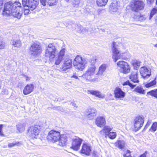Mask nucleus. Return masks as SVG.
I'll list each match as a JSON object with an SVG mask.
<instances>
[{"mask_svg":"<svg viewBox=\"0 0 157 157\" xmlns=\"http://www.w3.org/2000/svg\"><path fill=\"white\" fill-rule=\"evenodd\" d=\"M112 49L113 52L112 58L114 62H116L119 59H123V56L122 54L125 52L121 51L119 48L118 46L115 44V42L113 43Z\"/></svg>","mask_w":157,"mask_h":157,"instance_id":"4","label":"nucleus"},{"mask_svg":"<svg viewBox=\"0 0 157 157\" xmlns=\"http://www.w3.org/2000/svg\"><path fill=\"white\" fill-rule=\"evenodd\" d=\"M10 44L14 47L18 48L21 46V43L19 40L13 39L11 41Z\"/></svg>","mask_w":157,"mask_h":157,"instance_id":"26","label":"nucleus"},{"mask_svg":"<svg viewBox=\"0 0 157 157\" xmlns=\"http://www.w3.org/2000/svg\"><path fill=\"white\" fill-rule=\"evenodd\" d=\"M107 66L106 64H102L99 67L98 74L101 75L106 69Z\"/></svg>","mask_w":157,"mask_h":157,"instance_id":"31","label":"nucleus"},{"mask_svg":"<svg viewBox=\"0 0 157 157\" xmlns=\"http://www.w3.org/2000/svg\"><path fill=\"white\" fill-rule=\"evenodd\" d=\"M123 156L124 157H132L130 155V151L128 150H127L124 152Z\"/></svg>","mask_w":157,"mask_h":157,"instance_id":"43","label":"nucleus"},{"mask_svg":"<svg viewBox=\"0 0 157 157\" xmlns=\"http://www.w3.org/2000/svg\"><path fill=\"white\" fill-rule=\"evenodd\" d=\"M102 11V10L101 9H99L98 10V15H99L101 13Z\"/></svg>","mask_w":157,"mask_h":157,"instance_id":"56","label":"nucleus"},{"mask_svg":"<svg viewBox=\"0 0 157 157\" xmlns=\"http://www.w3.org/2000/svg\"><path fill=\"white\" fill-rule=\"evenodd\" d=\"M146 17L145 15H141L140 14L139 21H144L146 19Z\"/></svg>","mask_w":157,"mask_h":157,"instance_id":"46","label":"nucleus"},{"mask_svg":"<svg viewBox=\"0 0 157 157\" xmlns=\"http://www.w3.org/2000/svg\"><path fill=\"white\" fill-rule=\"evenodd\" d=\"M88 60L85 58H82L79 56H77L73 62L75 68L79 70L82 71L85 68V65L87 63Z\"/></svg>","mask_w":157,"mask_h":157,"instance_id":"3","label":"nucleus"},{"mask_svg":"<svg viewBox=\"0 0 157 157\" xmlns=\"http://www.w3.org/2000/svg\"><path fill=\"white\" fill-rule=\"evenodd\" d=\"M80 76H79V77H78L76 75H73L71 77L74 78H75L78 79L82 81H83V80L82 79V78H80L79 77Z\"/></svg>","mask_w":157,"mask_h":157,"instance_id":"48","label":"nucleus"},{"mask_svg":"<svg viewBox=\"0 0 157 157\" xmlns=\"http://www.w3.org/2000/svg\"><path fill=\"white\" fill-rule=\"evenodd\" d=\"M140 72L141 75L145 79H147L151 75V70L145 67L140 68Z\"/></svg>","mask_w":157,"mask_h":157,"instance_id":"17","label":"nucleus"},{"mask_svg":"<svg viewBox=\"0 0 157 157\" xmlns=\"http://www.w3.org/2000/svg\"><path fill=\"white\" fill-rule=\"evenodd\" d=\"M140 14V13H136L134 14L133 17L135 21H139Z\"/></svg>","mask_w":157,"mask_h":157,"instance_id":"38","label":"nucleus"},{"mask_svg":"<svg viewBox=\"0 0 157 157\" xmlns=\"http://www.w3.org/2000/svg\"><path fill=\"white\" fill-rule=\"evenodd\" d=\"M80 2V0H74L73 3L75 5V6L77 7L78 6Z\"/></svg>","mask_w":157,"mask_h":157,"instance_id":"47","label":"nucleus"},{"mask_svg":"<svg viewBox=\"0 0 157 157\" xmlns=\"http://www.w3.org/2000/svg\"><path fill=\"white\" fill-rule=\"evenodd\" d=\"M132 10L138 12L139 10L144 9L145 4L144 2L140 0H133L131 3Z\"/></svg>","mask_w":157,"mask_h":157,"instance_id":"6","label":"nucleus"},{"mask_svg":"<svg viewBox=\"0 0 157 157\" xmlns=\"http://www.w3.org/2000/svg\"><path fill=\"white\" fill-rule=\"evenodd\" d=\"M120 6V2L119 0H113L109 8V12L111 13L117 12Z\"/></svg>","mask_w":157,"mask_h":157,"instance_id":"12","label":"nucleus"},{"mask_svg":"<svg viewBox=\"0 0 157 157\" xmlns=\"http://www.w3.org/2000/svg\"><path fill=\"white\" fill-rule=\"evenodd\" d=\"M116 134L114 132H111L108 134L109 137L111 139H115L116 136Z\"/></svg>","mask_w":157,"mask_h":157,"instance_id":"40","label":"nucleus"},{"mask_svg":"<svg viewBox=\"0 0 157 157\" xmlns=\"http://www.w3.org/2000/svg\"><path fill=\"white\" fill-rule=\"evenodd\" d=\"M3 4V1L2 0H0V10L2 8Z\"/></svg>","mask_w":157,"mask_h":157,"instance_id":"53","label":"nucleus"},{"mask_svg":"<svg viewBox=\"0 0 157 157\" xmlns=\"http://www.w3.org/2000/svg\"><path fill=\"white\" fill-rule=\"evenodd\" d=\"M1 94L3 95H6L8 94V90L6 88H3Z\"/></svg>","mask_w":157,"mask_h":157,"instance_id":"44","label":"nucleus"},{"mask_svg":"<svg viewBox=\"0 0 157 157\" xmlns=\"http://www.w3.org/2000/svg\"><path fill=\"white\" fill-rule=\"evenodd\" d=\"M115 98L119 99L123 98L125 96V93L119 87H116L114 91Z\"/></svg>","mask_w":157,"mask_h":157,"instance_id":"19","label":"nucleus"},{"mask_svg":"<svg viewBox=\"0 0 157 157\" xmlns=\"http://www.w3.org/2000/svg\"><path fill=\"white\" fill-rule=\"evenodd\" d=\"M91 151V146L88 144L86 143L82 144L80 153L87 155H89Z\"/></svg>","mask_w":157,"mask_h":157,"instance_id":"15","label":"nucleus"},{"mask_svg":"<svg viewBox=\"0 0 157 157\" xmlns=\"http://www.w3.org/2000/svg\"><path fill=\"white\" fill-rule=\"evenodd\" d=\"M96 59L95 57L92 58L90 61V65L88 67L87 70L80 78L82 79L85 80L86 82L88 81L92 82L95 81L94 78H91L92 77L94 74L96 69L95 64Z\"/></svg>","mask_w":157,"mask_h":157,"instance_id":"2","label":"nucleus"},{"mask_svg":"<svg viewBox=\"0 0 157 157\" xmlns=\"http://www.w3.org/2000/svg\"><path fill=\"white\" fill-rule=\"evenodd\" d=\"M105 118L101 116L98 117L96 119V124L99 127H101L105 124Z\"/></svg>","mask_w":157,"mask_h":157,"instance_id":"22","label":"nucleus"},{"mask_svg":"<svg viewBox=\"0 0 157 157\" xmlns=\"http://www.w3.org/2000/svg\"><path fill=\"white\" fill-rule=\"evenodd\" d=\"M157 130V122H154L151 125L149 131L151 132H154Z\"/></svg>","mask_w":157,"mask_h":157,"instance_id":"35","label":"nucleus"},{"mask_svg":"<svg viewBox=\"0 0 157 157\" xmlns=\"http://www.w3.org/2000/svg\"><path fill=\"white\" fill-rule=\"evenodd\" d=\"M149 95L153 96L156 98H157V89L151 90L147 92V96Z\"/></svg>","mask_w":157,"mask_h":157,"instance_id":"33","label":"nucleus"},{"mask_svg":"<svg viewBox=\"0 0 157 157\" xmlns=\"http://www.w3.org/2000/svg\"><path fill=\"white\" fill-rule=\"evenodd\" d=\"M156 4L157 5V0H156Z\"/></svg>","mask_w":157,"mask_h":157,"instance_id":"61","label":"nucleus"},{"mask_svg":"<svg viewBox=\"0 0 157 157\" xmlns=\"http://www.w3.org/2000/svg\"><path fill=\"white\" fill-rule=\"evenodd\" d=\"M25 79L26 81H28L30 80V78L29 77H27V76H25Z\"/></svg>","mask_w":157,"mask_h":157,"instance_id":"58","label":"nucleus"},{"mask_svg":"<svg viewBox=\"0 0 157 157\" xmlns=\"http://www.w3.org/2000/svg\"><path fill=\"white\" fill-rule=\"evenodd\" d=\"M134 91L140 94H145V90L140 86H137L136 88Z\"/></svg>","mask_w":157,"mask_h":157,"instance_id":"34","label":"nucleus"},{"mask_svg":"<svg viewBox=\"0 0 157 157\" xmlns=\"http://www.w3.org/2000/svg\"><path fill=\"white\" fill-rule=\"evenodd\" d=\"M123 85L124 86L128 85L132 88H133L135 86H136V85L132 84L128 81H127L123 82Z\"/></svg>","mask_w":157,"mask_h":157,"instance_id":"42","label":"nucleus"},{"mask_svg":"<svg viewBox=\"0 0 157 157\" xmlns=\"http://www.w3.org/2000/svg\"><path fill=\"white\" fill-rule=\"evenodd\" d=\"M87 93L99 98L103 99L105 98V95L98 90H89L87 91Z\"/></svg>","mask_w":157,"mask_h":157,"instance_id":"20","label":"nucleus"},{"mask_svg":"<svg viewBox=\"0 0 157 157\" xmlns=\"http://www.w3.org/2000/svg\"><path fill=\"white\" fill-rule=\"evenodd\" d=\"M65 52L66 49L65 48H63L61 49L59 52L58 56L55 58V64L58 65L61 63Z\"/></svg>","mask_w":157,"mask_h":157,"instance_id":"18","label":"nucleus"},{"mask_svg":"<svg viewBox=\"0 0 157 157\" xmlns=\"http://www.w3.org/2000/svg\"><path fill=\"white\" fill-rule=\"evenodd\" d=\"M141 62L139 60H134L132 62V65L134 67H136V68H138L140 66Z\"/></svg>","mask_w":157,"mask_h":157,"instance_id":"37","label":"nucleus"},{"mask_svg":"<svg viewBox=\"0 0 157 157\" xmlns=\"http://www.w3.org/2000/svg\"><path fill=\"white\" fill-rule=\"evenodd\" d=\"M82 140L78 137L73 139L72 142V146L71 148L74 150H78L82 143Z\"/></svg>","mask_w":157,"mask_h":157,"instance_id":"13","label":"nucleus"},{"mask_svg":"<svg viewBox=\"0 0 157 157\" xmlns=\"http://www.w3.org/2000/svg\"><path fill=\"white\" fill-rule=\"evenodd\" d=\"M147 151H146L144 153L141 155L139 157H146Z\"/></svg>","mask_w":157,"mask_h":157,"instance_id":"52","label":"nucleus"},{"mask_svg":"<svg viewBox=\"0 0 157 157\" xmlns=\"http://www.w3.org/2000/svg\"><path fill=\"white\" fill-rule=\"evenodd\" d=\"M130 78L131 81L134 83H137L139 82V80L137 78V73L135 72L132 73L130 76Z\"/></svg>","mask_w":157,"mask_h":157,"instance_id":"25","label":"nucleus"},{"mask_svg":"<svg viewBox=\"0 0 157 157\" xmlns=\"http://www.w3.org/2000/svg\"><path fill=\"white\" fill-rule=\"evenodd\" d=\"M57 53V50L54 45L50 44L46 47L45 55V56L49 58L50 61H52L55 58Z\"/></svg>","mask_w":157,"mask_h":157,"instance_id":"5","label":"nucleus"},{"mask_svg":"<svg viewBox=\"0 0 157 157\" xmlns=\"http://www.w3.org/2000/svg\"><path fill=\"white\" fill-rule=\"evenodd\" d=\"M39 132L40 131L37 127L31 126L29 129L28 134L30 137L33 139L37 137Z\"/></svg>","mask_w":157,"mask_h":157,"instance_id":"11","label":"nucleus"},{"mask_svg":"<svg viewBox=\"0 0 157 157\" xmlns=\"http://www.w3.org/2000/svg\"><path fill=\"white\" fill-rule=\"evenodd\" d=\"M3 125L2 124L0 125V136H3L4 134L2 132V128Z\"/></svg>","mask_w":157,"mask_h":157,"instance_id":"49","label":"nucleus"},{"mask_svg":"<svg viewBox=\"0 0 157 157\" xmlns=\"http://www.w3.org/2000/svg\"><path fill=\"white\" fill-rule=\"evenodd\" d=\"M117 65L121 73L127 74L130 72V68L127 62L122 60L120 61L117 62Z\"/></svg>","mask_w":157,"mask_h":157,"instance_id":"7","label":"nucleus"},{"mask_svg":"<svg viewBox=\"0 0 157 157\" xmlns=\"http://www.w3.org/2000/svg\"><path fill=\"white\" fill-rule=\"evenodd\" d=\"M72 66V60L69 57H65L63 65L61 69L63 71H66L67 69L70 68Z\"/></svg>","mask_w":157,"mask_h":157,"instance_id":"16","label":"nucleus"},{"mask_svg":"<svg viewBox=\"0 0 157 157\" xmlns=\"http://www.w3.org/2000/svg\"><path fill=\"white\" fill-rule=\"evenodd\" d=\"M44 2L45 4H42L44 6H45L46 4L50 6H54L56 4L57 0H44Z\"/></svg>","mask_w":157,"mask_h":157,"instance_id":"28","label":"nucleus"},{"mask_svg":"<svg viewBox=\"0 0 157 157\" xmlns=\"http://www.w3.org/2000/svg\"><path fill=\"white\" fill-rule=\"evenodd\" d=\"M21 7V4L18 2L13 3L11 2L6 3L4 6L2 14L4 16H12L18 19L21 17L22 13L19 9Z\"/></svg>","mask_w":157,"mask_h":157,"instance_id":"1","label":"nucleus"},{"mask_svg":"<svg viewBox=\"0 0 157 157\" xmlns=\"http://www.w3.org/2000/svg\"><path fill=\"white\" fill-rule=\"evenodd\" d=\"M144 123V119L140 116L136 117L134 121V124L136 130L140 129L143 125Z\"/></svg>","mask_w":157,"mask_h":157,"instance_id":"14","label":"nucleus"},{"mask_svg":"<svg viewBox=\"0 0 157 157\" xmlns=\"http://www.w3.org/2000/svg\"><path fill=\"white\" fill-rule=\"evenodd\" d=\"M18 143L16 142L15 143H10L8 144V146L9 147H13L14 146L16 145Z\"/></svg>","mask_w":157,"mask_h":157,"instance_id":"50","label":"nucleus"},{"mask_svg":"<svg viewBox=\"0 0 157 157\" xmlns=\"http://www.w3.org/2000/svg\"><path fill=\"white\" fill-rule=\"evenodd\" d=\"M96 113L97 110L94 108L89 109L87 111V114L88 115H90L93 117L96 116Z\"/></svg>","mask_w":157,"mask_h":157,"instance_id":"27","label":"nucleus"},{"mask_svg":"<svg viewBox=\"0 0 157 157\" xmlns=\"http://www.w3.org/2000/svg\"><path fill=\"white\" fill-rule=\"evenodd\" d=\"M151 121H148L147 122V123L146 125H145V127L144 129L147 128L148 127H149L150 126V125L151 124Z\"/></svg>","mask_w":157,"mask_h":157,"instance_id":"51","label":"nucleus"},{"mask_svg":"<svg viewBox=\"0 0 157 157\" xmlns=\"http://www.w3.org/2000/svg\"><path fill=\"white\" fill-rule=\"evenodd\" d=\"M23 5L28 6L31 10L35 9L39 3V0H22Z\"/></svg>","mask_w":157,"mask_h":157,"instance_id":"9","label":"nucleus"},{"mask_svg":"<svg viewBox=\"0 0 157 157\" xmlns=\"http://www.w3.org/2000/svg\"><path fill=\"white\" fill-rule=\"evenodd\" d=\"M156 82L155 81V79L150 82L145 84V85L146 87L148 88L154 86L156 84Z\"/></svg>","mask_w":157,"mask_h":157,"instance_id":"36","label":"nucleus"},{"mask_svg":"<svg viewBox=\"0 0 157 157\" xmlns=\"http://www.w3.org/2000/svg\"><path fill=\"white\" fill-rule=\"evenodd\" d=\"M2 82L0 81V89H1L2 87Z\"/></svg>","mask_w":157,"mask_h":157,"instance_id":"59","label":"nucleus"},{"mask_svg":"<svg viewBox=\"0 0 157 157\" xmlns=\"http://www.w3.org/2000/svg\"><path fill=\"white\" fill-rule=\"evenodd\" d=\"M59 140V145L63 146L66 145L67 140L65 135H63L60 136Z\"/></svg>","mask_w":157,"mask_h":157,"instance_id":"24","label":"nucleus"},{"mask_svg":"<svg viewBox=\"0 0 157 157\" xmlns=\"http://www.w3.org/2000/svg\"><path fill=\"white\" fill-rule=\"evenodd\" d=\"M92 155L93 157H98V155L95 152L93 153Z\"/></svg>","mask_w":157,"mask_h":157,"instance_id":"55","label":"nucleus"},{"mask_svg":"<svg viewBox=\"0 0 157 157\" xmlns=\"http://www.w3.org/2000/svg\"><path fill=\"white\" fill-rule=\"evenodd\" d=\"M82 31H83V29L82 30Z\"/></svg>","mask_w":157,"mask_h":157,"instance_id":"63","label":"nucleus"},{"mask_svg":"<svg viewBox=\"0 0 157 157\" xmlns=\"http://www.w3.org/2000/svg\"><path fill=\"white\" fill-rule=\"evenodd\" d=\"M154 45L155 47H157V44H154Z\"/></svg>","mask_w":157,"mask_h":157,"instance_id":"60","label":"nucleus"},{"mask_svg":"<svg viewBox=\"0 0 157 157\" xmlns=\"http://www.w3.org/2000/svg\"><path fill=\"white\" fill-rule=\"evenodd\" d=\"M60 133L59 132L52 130L50 131L47 136V139L50 141L55 142L60 138Z\"/></svg>","mask_w":157,"mask_h":157,"instance_id":"10","label":"nucleus"},{"mask_svg":"<svg viewBox=\"0 0 157 157\" xmlns=\"http://www.w3.org/2000/svg\"><path fill=\"white\" fill-rule=\"evenodd\" d=\"M114 144L116 147L121 149H124L126 145L125 141L122 140H117Z\"/></svg>","mask_w":157,"mask_h":157,"instance_id":"23","label":"nucleus"},{"mask_svg":"<svg viewBox=\"0 0 157 157\" xmlns=\"http://www.w3.org/2000/svg\"><path fill=\"white\" fill-rule=\"evenodd\" d=\"M108 0H97L96 3L97 5L100 7L105 6Z\"/></svg>","mask_w":157,"mask_h":157,"instance_id":"29","label":"nucleus"},{"mask_svg":"<svg viewBox=\"0 0 157 157\" xmlns=\"http://www.w3.org/2000/svg\"><path fill=\"white\" fill-rule=\"evenodd\" d=\"M30 53L36 56L40 54L42 51L41 47L38 42L34 43L31 46L30 48Z\"/></svg>","mask_w":157,"mask_h":157,"instance_id":"8","label":"nucleus"},{"mask_svg":"<svg viewBox=\"0 0 157 157\" xmlns=\"http://www.w3.org/2000/svg\"><path fill=\"white\" fill-rule=\"evenodd\" d=\"M5 45L4 42L0 41V49H4L5 48Z\"/></svg>","mask_w":157,"mask_h":157,"instance_id":"45","label":"nucleus"},{"mask_svg":"<svg viewBox=\"0 0 157 157\" xmlns=\"http://www.w3.org/2000/svg\"><path fill=\"white\" fill-rule=\"evenodd\" d=\"M16 126L17 130L19 132H21L24 131L25 124L24 123H21L17 125Z\"/></svg>","mask_w":157,"mask_h":157,"instance_id":"32","label":"nucleus"},{"mask_svg":"<svg viewBox=\"0 0 157 157\" xmlns=\"http://www.w3.org/2000/svg\"><path fill=\"white\" fill-rule=\"evenodd\" d=\"M34 86L33 84H28L24 87L23 93L25 95H27L31 93L34 89Z\"/></svg>","mask_w":157,"mask_h":157,"instance_id":"21","label":"nucleus"},{"mask_svg":"<svg viewBox=\"0 0 157 157\" xmlns=\"http://www.w3.org/2000/svg\"><path fill=\"white\" fill-rule=\"evenodd\" d=\"M81 28H83V27H82V26H81Z\"/></svg>","mask_w":157,"mask_h":157,"instance_id":"62","label":"nucleus"},{"mask_svg":"<svg viewBox=\"0 0 157 157\" xmlns=\"http://www.w3.org/2000/svg\"><path fill=\"white\" fill-rule=\"evenodd\" d=\"M112 128H110L109 126H105L104 128L100 131L101 133H105V135H107L109 133V132L112 130Z\"/></svg>","mask_w":157,"mask_h":157,"instance_id":"30","label":"nucleus"},{"mask_svg":"<svg viewBox=\"0 0 157 157\" xmlns=\"http://www.w3.org/2000/svg\"><path fill=\"white\" fill-rule=\"evenodd\" d=\"M147 2L148 4H151L153 2L154 0H147Z\"/></svg>","mask_w":157,"mask_h":157,"instance_id":"54","label":"nucleus"},{"mask_svg":"<svg viewBox=\"0 0 157 157\" xmlns=\"http://www.w3.org/2000/svg\"><path fill=\"white\" fill-rule=\"evenodd\" d=\"M24 7V14L25 15H28L29 12L30 8L29 6L26 5H23Z\"/></svg>","mask_w":157,"mask_h":157,"instance_id":"39","label":"nucleus"},{"mask_svg":"<svg viewBox=\"0 0 157 157\" xmlns=\"http://www.w3.org/2000/svg\"><path fill=\"white\" fill-rule=\"evenodd\" d=\"M71 104L75 107L77 108V106L76 105V104L74 102H71Z\"/></svg>","mask_w":157,"mask_h":157,"instance_id":"57","label":"nucleus"},{"mask_svg":"<svg viewBox=\"0 0 157 157\" xmlns=\"http://www.w3.org/2000/svg\"><path fill=\"white\" fill-rule=\"evenodd\" d=\"M157 13V8H153L151 13L149 19H150L153 16L155 13Z\"/></svg>","mask_w":157,"mask_h":157,"instance_id":"41","label":"nucleus"}]
</instances>
